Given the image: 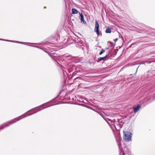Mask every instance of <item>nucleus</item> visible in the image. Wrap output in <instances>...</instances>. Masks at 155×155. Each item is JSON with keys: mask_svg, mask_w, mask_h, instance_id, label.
<instances>
[{"mask_svg": "<svg viewBox=\"0 0 155 155\" xmlns=\"http://www.w3.org/2000/svg\"><path fill=\"white\" fill-rule=\"evenodd\" d=\"M83 48H84V47H82V48L83 49Z\"/></svg>", "mask_w": 155, "mask_h": 155, "instance_id": "a878e982", "label": "nucleus"}, {"mask_svg": "<svg viewBox=\"0 0 155 155\" xmlns=\"http://www.w3.org/2000/svg\"><path fill=\"white\" fill-rule=\"evenodd\" d=\"M5 41H9V42H15V41H12V40H5Z\"/></svg>", "mask_w": 155, "mask_h": 155, "instance_id": "dca6fc26", "label": "nucleus"}, {"mask_svg": "<svg viewBox=\"0 0 155 155\" xmlns=\"http://www.w3.org/2000/svg\"><path fill=\"white\" fill-rule=\"evenodd\" d=\"M32 44H36V43H31Z\"/></svg>", "mask_w": 155, "mask_h": 155, "instance_id": "393cba45", "label": "nucleus"}, {"mask_svg": "<svg viewBox=\"0 0 155 155\" xmlns=\"http://www.w3.org/2000/svg\"><path fill=\"white\" fill-rule=\"evenodd\" d=\"M81 39L80 38H78V41H79L77 42L76 43V45L77 47H79V46H81L82 45V44L83 43L82 42V41H80Z\"/></svg>", "mask_w": 155, "mask_h": 155, "instance_id": "9b49d317", "label": "nucleus"}, {"mask_svg": "<svg viewBox=\"0 0 155 155\" xmlns=\"http://www.w3.org/2000/svg\"><path fill=\"white\" fill-rule=\"evenodd\" d=\"M99 25L97 21H96L95 22V28L94 31L96 32L97 35L98 36L100 35V32L99 30Z\"/></svg>", "mask_w": 155, "mask_h": 155, "instance_id": "20e7f679", "label": "nucleus"}, {"mask_svg": "<svg viewBox=\"0 0 155 155\" xmlns=\"http://www.w3.org/2000/svg\"><path fill=\"white\" fill-rule=\"evenodd\" d=\"M78 78H75V79H74V80H76L77 79H78Z\"/></svg>", "mask_w": 155, "mask_h": 155, "instance_id": "5701e85b", "label": "nucleus"}, {"mask_svg": "<svg viewBox=\"0 0 155 155\" xmlns=\"http://www.w3.org/2000/svg\"><path fill=\"white\" fill-rule=\"evenodd\" d=\"M109 56V54H107L105 56L103 57H100L98 58V60L97 62H98L105 59Z\"/></svg>", "mask_w": 155, "mask_h": 155, "instance_id": "9d476101", "label": "nucleus"}, {"mask_svg": "<svg viewBox=\"0 0 155 155\" xmlns=\"http://www.w3.org/2000/svg\"><path fill=\"white\" fill-rule=\"evenodd\" d=\"M111 44H113V43L111 42L110 43Z\"/></svg>", "mask_w": 155, "mask_h": 155, "instance_id": "bb28decb", "label": "nucleus"}, {"mask_svg": "<svg viewBox=\"0 0 155 155\" xmlns=\"http://www.w3.org/2000/svg\"><path fill=\"white\" fill-rule=\"evenodd\" d=\"M153 99H152V101H154L155 100V99H153Z\"/></svg>", "mask_w": 155, "mask_h": 155, "instance_id": "4be33fe9", "label": "nucleus"}, {"mask_svg": "<svg viewBox=\"0 0 155 155\" xmlns=\"http://www.w3.org/2000/svg\"><path fill=\"white\" fill-rule=\"evenodd\" d=\"M118 40V39L117 38H116L114 40V41L115 42L117 41Z\"/></svg>", "mask_w": 155, "mask_h": 155, "instance_id": "aec40b11", "label": "nucleus"}, {"mask_svg": "<svg viewBox=\"0 0 155 155\" xmlns=\"http://www.w3.org/2000/svg\"><path fill=\"white\" fill-rule=\"evenodd\" d=\"M45 104H43L40 106H39L35 108H32L30 110H29L27 112H25V114H23L18 117H17L15 118V119L12 120H11L6 123H5L0 126V130L3 129L5 127H8L10 125L16 122L17 121H18L21 120L22 118L26 117V116L30 115L33 114V113H30V112L31 111H33L34 110V109L39 108L40 107L43 106L45 105Z\"/></svg>", "mask_w": 155, "mask_h": 155, "instance_id": "f257e3e1", "label": "nucleus"}, {"mask_svg": "<svg viewBox=\"0 0 155 155\" xmlns=\"http://www.w3.org/2000/svg\"><path fill=\"white\" fill-rule=\"evenodd\" d=\"M48 103V102H47V103H45V105H43V106H41V107H40L39 108L34 109V110H36L37 111H35H35H34V113H33V114H35V113H36L38 111H39L40 110H42V109H45V108H46V107H49L50 106H48V107H43V108H42V109H40V108H41V107H43V106H45V105H46V104H47ZM34 111V110H33V111Z\"/></svg>", "mask_w": 155, "mask_h": 155, "instance_id": "0eeeda50", "label": "nucleus"}, {"mask_svg": "<svg viewBox=\"0 0 155 155\" xmlns=\"http://www.w3.org/2000/svg\"><path fill=\"white\" fill-rule=\"evenodd\" d=\"M105 51V50H104V49H102L101 50V51L99 53V54L100 55H101Z\"/></svg>", "mask_w": 155, "mask_h": 155, "instance_id": "4468645a", "label": "nucleus"}, {"mask_svg": "<svg viewBox=\"0 0 155 155\" xmlns=\"http://www.w3.org/2000/svg\"><path fill=\"white\" fill-rule=\"evenodd\" d=\"M118 146L119 148V150H120V155H124L125 154V153L124 152H125V150H127V148L125 147L124 148V150H123L122 148L121 147V143L120 142H119L118 143Z\"/></svg>", "mask_w": 155, "mask_h": 155, "instance_id": "7ed1b4c3", "label": "nucleus"}, {"mask_svg": "<svg viewBox=\"0 0 155 155\" xmlns=\"http://www.w3.org/2000/svg\"><path fill=\"white\" fill-rule=\"evenodd\" d=\"M72 14H75L78 13V11L77 9L74 8H73L72 9Z\"/></svg>", "mask_w": 155, "mask_h": 155, "instance_id": "f8f14e48", "label": "nucleus"}, {"mask_svg": "<svg viewBox=\"0 0 155 155\" xmlns=\"http://www.w3.org/2000/svg\"><path fill=\"white\" fill-rule=\"evenodd\" d=\"M57 104H54L52 105H56Z\"/></svg>", "mask_w": 155, "mask_h": 155, "instance_id": "b1692460", "label": "nucleus"}, {"mask_svg": "<svg viewBox=\"0 0 155 155\" xmlns=\"http://www.w3.org/2000/svg\"><path fill=\"white\" fill-rule=\"evenodd\" d=\"M123 139L126 141L129 142L131 141L132 134L129 132H124Z\"/></svg>", "mask_w": 155, "mask_h": 155, "instance_id": "f03ea898", "label": "nucleus"}, {"mask_svg": "<svg viewBox=\"0 0 155 155\" xmlns=\"http://www.w3.org/2000/svg\"><path fill=\"white\" fill-rule=\"evenodd\" d=\"M113 126H114L116 130H119L122 127L123 125L120 124L119 123L118 124L114 123Z\"/></svg>", "mask_w": 155, "mask_h": 155, "instance_id": "423d86ee", "label": "nucleus"}, {"mask_svg": "<svg viewBox=\"0 0 155 155\" xmlns=\"http://www.w3.org/2000/svg\"><path fill=\"white\" fill-rule=\"evenodd\" d=\"M136 44V43H132L130 46L129 47H131L133 45H135Z\"/></svg>", "mask_w": 155, "mask_h": 155, "instance_id": "a211bd4d", "label": "nucleus"}, {"mask_svg": "<svg viewBox=\"0 0 155 155\" xmlns=\"http://www.w3.org/2000/svg\"><path fill=\"white\" fill-rule=\"evenodd\" d=\"M81 17V23H83V24H85L86 23V22L85 21L84 18V16L82 13H79Z\"/></svg>", "mask_w": 155, "mask_h": 155, "instance_id": "6e6552de", "label": "nucleus"}, {"mask_svg": "<svg viewBox=\"0 0 155 155\" xmlns=\"http://www.w3.org/2000/svg\"><path fill=\"white\" fill-rule=\"evenodd\" d=\"M111 32V30L110 28H107L106 30V33H110Z\"/></svg>", "mask_w": 155, "mask_h": 155, "instance_id": "ddd939ff", "label": "nucleus"}, {"mask_svg": "<svg viewBox=\"0 0 155 155\" xmlns=\"http://www.w3.org/2000/svg\"><path fill=\"white\" fill-rule=\"evenodd\" d=\"M104 120L106 121L110 126L111 127H112V126L114 125V123H115V120H113L108 118L104 119Z\"/></svg>", "mask_w": 155, "mask_h": 155, "instance_id": "39448f33", "label": "nucleus"}, {"mask_svg": "<svg viewBox=\"0 0 155 155\" xmlns=\"http://www.w3.org/2000/svg\"><path fill=\"white\" fill-rule=\"evenodd\" d=\"M99 114H100V115H101L102 117H103L104 119H105V118H104L103 117V114L102 113H99Z\"/></svg>", "mask_w": 155, "mask_h": 155, "instance_id": "6ab92c4d", "label": "nucleus"}, {"mask_svg": "<svg viewBox=\"0 0 155 155\" xmlns=\"http://www.w3.org/2000/svg\"><path fill=\"white\" fill-rule=\"evenodd\" d=\"M141 107L139 104H138L137 106H135L133 108L134 111L135 113H136L138 111L139 109Z\"/></svg>", "mask_w": 155, "mask_h": 155, "instance_id": "1a4fd4ad", "label": "nucleus"}, {"mask_svg": "<svg viewBox=\"0 0 155 155\" xmlns=\"http://www.w3.org/2000/svg\"><path fill=\"white\" fill-rule=\"evenodd\" d=\"M5 40H6V39H0V40L5 41Z\"/></svg>", "mask_w": 155, "mask_h": 155, "instance_id": "412c9836", "label": "nucleus"}, {"mask_svg": "<svg viewBox=\"0 0 155 155\" xmlns=\"http://www.w3.org/2000/svg\"><path fill=\"white\" fill-rule=\"evenodd\" d=\"M123 118H121L120 119H118L117 120L118 121V123H119V122H122L123 121Z\"/></svg>", "mask_w": 155, "mask_h": 155, "instance_id": "2eb2a0df", "label": "nucleus"}, {"mask_svg": "<svg viewBox=\"0 0 155 155\" xmlns=\"http://www.w3.org/2000/svg\"><path fill=\"white\" fill-rule=\"evenodd\" d=\"M15 42H16L17 43H21V44H23V43H24V42H20V41H15Z\"/></svg>", "mask_w": 155, "mask_h": 155, "instance_id": "f3484780", "label": "nucleus"}]
</instances>
